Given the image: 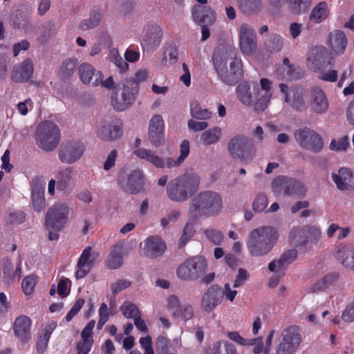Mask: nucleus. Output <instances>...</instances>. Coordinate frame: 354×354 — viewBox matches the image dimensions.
<instances>
[{
	"label": "nucleus",
	"mask_w": 354,
	"mask_h": 354,
	"mask_svg": "<svg viewBox=\"0 0 354 354\" xmlns=\"http://www.w3.org/2000/svg\"><path fill=\"white\" fill-rule=\"evenodd\" d=\"M304 97V93L301 91H295L290 97V102H288L290 106L296 111L305 110L306 105Z\"/></svg>",
	"instance_id": "44"
},
{
	"label": "nucleus",
	"mask_w": 354,
	"mask_h": 354,
	"mask_svg": "<svg viewBox=\"0 0 354 354\" xmlns=\"http://www.w3.org/2000/svg\"><path fill=\"white\" fill-rule=\"evenodd\" d=\"M194 20L197 23H204L205 17H209L210 20L214 19V12L209 9L201 6H195L192 10Z\"/></svg>",
	"instance_id": "38"
},
{
	"label": "nucleus",
	"mask_w": 354,
	"mask_h": 354,
	"mask_svg": "<svg viewBox=\"0 0 354 354\" xmlns=\"http://www.w3.org/2000/svg\"><path fill=\"white\" fill-rule=\"evenodd\" d=\"M123 263L122 246L115 245L109 254L106 261V266L110 269H117Z\"/></svg>",
	"instance_id": "37"
},
{
	"label": "nucleus",
	"mask_w": 354,
	"mask_h": 354,
	"mask_svg": "<svg viewBox=\"0 0 354 354\" xmlns=\"http://www.w3.org/2000/svg\"><path fill=\"white\" fill-rule=\"evenodd\" d=\"M145 174L142 169L122 168L118 173V183L127 193L137 194L145 185Z\"/></svg>",
	"instance_id": "6"
},
{
	"label": "nucleus",
	"mask_w": 354,
	"mask_h": 354,
	"mask_svg": "<svg viewBox=\"0 0 354 354\" xmlns=\"http://www.w3.org/2000/svg\"><path fill=\"white\" fill-rule=\"evenodd\" d=\"M295 138L302 148L313 151H317L323 147L322 139L313 130H297L295 133Z\"/></svg>",
	"instance_id": "16"
},
{
	"label": "nucleus",
	"mask_w": 354,
	"mask_h": 354,
	"mask_svg": "<svg viewBox=\"0 0 354 354\" xmlns=\"http://www.w3.org/2000/svg\"><path fill=\"white\" fill-rule=\"evenodd\" d=\"M330 14L328 6L326 2H319L312 9L309 15V21L313 24H319L328 18Z\"/></svg>",
	"instance_id": "32"
},
{
	"label": "nucleus",
	"mask_w": 354,
	"mask_h": 354,
	"mask_svg": "<svg viewBox=\"0 0 354 354\" xmlns=\"http://www.w3.org/2000/svg\"><path fill=\"white\" fill-rule=\"evenodd\" d=\"M227 337L232 341L241 346H248L250 339H245L236 331H231L227 333Z\"/></svg>",
	"instance_id": "63"
},
{
	"label": "nucleus",
	"mask_w": 354,
	"mask_h": 354,
	"mask_svg": "<svg viewBox=\"0 0 354 354\" xmlns=\"http://www.w3.org/2000/svg\"><path fill=\"white\" fill-rule=\"evenodd\" d=\"M165 249V243L158 237L151 236L145 241V254L149 258H156L162 255Z\"/></svg>",
	"instance_id": "27"
},
{
	"label": "nucleus",
	"mask_w": 354,
	"mask_h": 354,
	"mask_svg": "<svg viewBox=\"0 0 354 354\" xmlns=\"http://www.w3.org/2000/svg\"><path fill=\"white\" fill-rule=\"evenodd\" d=\"M158 354H176L177 351L171 342L165 337L160 335L156 339Z\"/></svg>",
	"instance_id": "39"
},
{
	"label": "nucleus",
	"mask_w": 354,
	"mask_h": 354,
	"mask_svg": "<svg viewBox=\"0 0 354 354\" xmlns=\"http://www.w3.org/2000/svg\"><path fill=\"white\" fill-rule=\"evenodd\" d=\"M351 250L346 245H340L336 252V258L343 265L348 257H350Z\"/></svg>",
	"instance_id": "61"
},
{
	"label": "nucleus",
	"mask_w": 354,
	"mask_h": 354,
	"mask_svg": "<svg viewBox=\"0 0 354 354\" xmlns=\"http://www.w3.org/2000/svg\"><path fill=\"white\" fill-rule=\"evenodd\" d=\"M349 147L350 141L347 135L332 139L329 144V149L336 152L346 151Z\"/></svg>",
	"instance_id": "40"
},
{
	"label": "nucleus",
	"mask_w": 354,
	"mask_h": 354,
	"mask_svg": "<svg viewBox=\"0 0 354 354\" xmlns=\"http://www.w3.org/2000/svg\"><path fill=\"white\" fill-rule=\"evenodd\" d=\"M187 127L189 129L194 131H201L205 130L208 127V123L205 121H197L191 119L188 121Z\"/></svg>",
	"instance_id": "60"
},
{
	"label": "nucleus",
	"mask_w": 354,
	"mask_h": 354,
	"mask_svg": "<svg viewBox=\"0 0 354 354\" xmlns=\"http://www.w3.org/2000/svg\"><path fill=\"white\" fill-rule=\"evenodd\" d=\"M301 339L299 326L292 325L286 328L279 337L276 354H293L299 348Z\"/></svg>",
	"instance_id": "7"
},
{
	"label": "nucleus",
	"mask_w": 354,
	"mask_h": 354,
	"mask_svg": "<svg viewBox=\"0 0 354 354\" xmlns=\"http://www.w3.org/2000/svg\"><path fill=\"white\" fill-rule=\"evenodd\" d=\"M223 136V130L219 127L205 130L200 136V142L204 146H209L219 142Z\"/></svg>",
	"instance_id": "33"
},
{
	"label": "nucleus",
	"mask_w": 354,
	"mask_h": 354,
	"mask_svg": "<svg viewBox=\"0 0 354 354\" xmlns=\"http://www.w3.org/2000/svg\"><path fill=\"white\" fill-rule=\"evenodd\" d=\"M237 95L243 104H253L256 111L262 112L272 97V83L266 78L261 79L260 86L254 84L252 88L248 83H242L238 86Z\"/></svg>",
	"instance_id": "1"
},
{
	"label": "nucleus",
	"mask_w": 354,
	"mask_h": 354,
	"mask_svg": "<svg viewBox=\"0 0 354 354\" xmlns=\"http://www.w3.org/2000/svg\"><path fill=\"white\" fill-rule=\"evenodd\" d=\"M297 257V251L294 249L288 250L281 254L277 261V272L283 271L288 265L293 262Z\"/></svg>",
	"instance_id": "41"
},
{
	"label": "nucleus",
	"mask_w": 354,
	"mask_h": 354,
	"mask_svg": "<svg viewBox=\"0 0 354 354\" xmlns=\"http://www.w3.org/2000/svg\"><path fill=\"white\" fill-rule=\"evenodd\" d=\"M77 66L76 59H68L65 61L61 67V72L64 76H70L75 70Z\"/></svg>",
	"instance_id": "55"
},
{
	"label": "nucleus",
	"mask_w": 354,
	"mask_h": 354,
	"mask_svg": "<svg viewBox=\"0 0 354 354\" xmlns=\"http://www.w3.org/2000/svg\"><path fill=\"white\" fill-rule=\"evenodd\" d=\"M69 207L65 203H57L48 210L45 218V225L48 230L61 231L67 223Z\"/></svg>",
	"instance_id": "11"
},
{
	"label": "nucleus",
	"mask_w": 354,
	"mask_h": 354,
	"mask_svg": "<svg viewBox=\"0 0 354 354\" xmlns=\"http://www.w3.org/2000/svg\"><path fill=\"white\" fill-rule=\"evenodd\" d=\"M35 138L39 148L46 151H50L58 145L60 132L57 126L53 122L43 121L37 127Z\"/></svg>",
	"instance_id": "5"
},
{
	"label": "nucleus",
	"mask_w": 354,
	"mask_h": 354,
	"mask_svg": "<svg viewBox=\"0 0 354 354\" xmlns=\"http://www.w3.org/2000/svg\"><path fill=\"white\" fill-rule=\"evenodd\" d=\"M342 319L348 323L354 322V301L346 306L342 313Z\"/></svg>",
	"instance_id": "64"
},
{
	"label": "nucleus",
	"mask_w": 354,
	"mask_h": 354,
	"mask_svg": "<svg viewBox=\"0 0 354 354\" xmlns=\"http://www.w3.org/2000/svg\"><path fill=\"white\" fill-rule=\"evenodd\" d=\"M205 234L214 245H220L223 239L222 232L214 229L206 230Z\"/></svg>",
	"instance_id": "53"
},
{
	"label": "nucleus",
	"mask_w": 354,
	"mask_h": 354,
	"mask_svg": "<svg viewBox=\"0 0 354 354\" xmlns=\"http://www.w3.org/2000/svg\"><path fill=\"white\" fill-rule=\"evenodd\" d=\"M278 237V232L273 227L262 226L254 229L247 241L249 253L254 257L266 255L272 250Z\"/></svg>",
	"instance_id": "2"
},
{
	"label": "nucleus",
	"mask_w": 354,
	"mask_h": 354,
	"mask_svg": "<svg viewBox=\"0 0 354 354\" xmlns=\"http://www.w3.org/2000/svg\"><path fill=\"white\" fill-rule=\"evenodd\" d=\"M273 185L274 187L282 186L285 187L284 190L288 192H297L302 193L304 191L303 185L294 180L289 179L285 176H279L275 178Z\"/></svg>",
	"instance_id": "34"
},
{
	"label": "nucleus",
	"mask_w": 354,
	"mask_h": 354,
	"mask_svg": "<svg viewBox=\"0 0 354 354\" xmlns=\"http://www.w3.org/2000/svg\"><path fill=\"white\" fill-rule=\"evenodd\" d=\"M308 104L311 109L317 113H324L328 109V102L325 93L319 88L311 90L308 95Z\"/></svg>",
	"instance_id": "24"
},
{
	"label": "nucleus",
	"mask_w": 354,
	"mask_h": 354,
	"mask_svg": "<svg viewBox=\"0 0 354 354\" xmlns=\"http://www.w3.org/2000/svg\"><path fill=\"white\" fill-rule=\"evenodd\" d=\"M79 76L81 82L84 84H91L97 86L103 77L102 72L96 71L95 68L88 63H82L78 68Z\"/></svg>",
	"instance_id": "23"
},
{
	"label": "nucleus",
	"mask_w": 354,
	"mask_h": 354,
	"mask_svg": "<svg viewBox=\"0 0 354 354\" xmlns=\"http://www.w3.org/2000/svg\"><path fill=\"white\" fill-rule=\"evenodd\" d=\"M330 59L328 51L324 47L317 46L311 48L309 51L307 65L315 72L321 71L322 68L326 67V64H331Z\"/></svg>",
	"instance_id": "17"
},
{
	"label": "nucleus",
	"mask_w": 354,
	"mask_h": 354,
	"mask_svg": "<svg viewBox=\"0 0 354 354\" xmlns=\"http://www.w3.org/2000/svg\"><path fill=\"white\" fill-rule=\"evenodd\" d=\"M174 317H181L184 321L189 320L194 315V309L191 305H184L181 308L173 312Z\"/></svg>",
	"instance_id": "50"
},
{
	"label": "nucleus",
	"mask_w": 354,
	"mask_h": 354,
	"mask_svg": "<svg viewBox=\"0 0 354 354\" xmlns=\"http://www.w3.org/2000/svg\"><path fill=\"white\" fill-rule=\"evenodd\" d=\"M118 157V151L115 149L110 151L107 155L106 160L103 165V169L105 171L110 170L115 165V161Z\"/></svg>",
	"instance_id": "58"
},
{
	"label": "nucleus",
	"mask_w": 354,
	"mask_h": 354,
	"mask_svg": "<svg viewBox=\"0 0 354 354\" xmlns=\"http://www.w3.org/2000/svg\"><path fill=\"white\" fill-rule=\"evenodd\" d=\"M319 73V79L326 81L334 82L337 80L338 73L335 70H329L328 71H324L323 68L321 69V71H317Z\"/></svg>",
	"instance_id": "56"
},
{
	"label": "nucleus",
	"mask_w": 354,
	"mask_h": 354,
	"mask_svg": "<svg viewBox=\"0 0 354 354\" xmlns=\"http://www.w3.org/2000/svg\"><path fill=\"white\" fill-rule=\"evenodd\" d=\"M56 327L57 322L51 321L48 322L45 326L44 328L41 330L37 337L36 344V349L37 353H44L46 351L51 333L56 328Z\"/></svg>",
	"instance_id": "31"
},
{
	"label": "nucleus",
	"mask_w": 354,
	"mask_h": 354,
	"mask_svg": "<svg viewBox=\"0 0 354 354\" xmlns=\"http://www.w3.org/2000/svg\"><path fill=\"white\" fill-rule=\"evenodd\" d=\"M85 150L84 145L77 140L64 142L59 149V160L66 164H73L83 156Z\"/></svg>",
	"instance_id": "13"
},
{
	"label": "nucleus",
	"mask_w": 354,
	"mask_h": 354,
	"mask_svg": "<svg viewBox=\"0 0 354 354\" xmlns=\"http://www.w3.org/2000/svg\"><path fill=\"white\" fill-rule=\"evenodd\" d=\"M205 258L196 256L187 259L177 269V276L185 281H193L203 274L206 268Z\"/></svg>",
	"instance_id": "8"
},
{
	"label": "nucleus",
	"mask_w": 354,
	"mask_h": 354,
	"mask_svg": "<svg viewBox=\"0 0 354 354\" xmlns=\"http://www.w3.org/2000/svg\"><path fill=\"white\" fill-rule=\"evenodd\" d=\"M92 345V339H83L82 342H79L77 345V354H88L91 349Z\"/></svg>",
	"instance_id": "62"
},
{
	"label": "nucleus",
	"mask_w": 354,
	"mask_h": 354,
	"mask_svg": "<svg viewBox=\"0 0 354 354\" xmlns=\"http://www.w3.org/2000/svg\"><path fill=\"white\" fill-rule=\"evenodd\" d=\"M191 115L197 120H208L211 118L212 113L207 109H202L197 102H192L190 105Z\"/></svg>",
	"instance_id": "42"
},
{
	"label": "nucleus",
	"mask_w": 354,
	"mask_h": 354,
	"mask_svg": "<svg viewBox=\"0 0 354 354\" xmlns=\"http://www.w3.org/2000/svg\"><path fill=\"white\" fill-rule=\"evenodd\" d=\"M135 156L151 163L157 168H173L178 167L189 153V142L183 140L180 145V156L177 159L171 157L162 158L155 151L145 148H138L133 152Z\"/></svg>",
	"instance_id": "4"
},
{
	"label": "nucleus",
	"mask_w": 354,
	"mask_h": 354,
	"mask_svg": "<svg viewBox=\"0 0 354 354\" xmlns=\"http://www.w3.org/2000/svg\"><path fill=\"white\" fill-rule=\"evenodd\" d=\"M109 57L111 61L119 68L120 71L124 72L129 68V64L122 59V57L119 55L118 50H111L109 53Z\"/></svg>",
	"instance_id": "48"
},
{
	"label": "nucleus",
	"mask_w": 354,
	"mask_h": 354,
	"mask_svg": "<svg viewBox=\"0 0 354 354\" xmlns=\"http://www.w3.org/2000/svg\"><path fill=\"white\" fill-rule=\"evenodd\" d=\"M338 274L336 272L326 274L323 278L320 279L310 287V291L317 292L323 291L333 285L338 279Z\"/></svg>",
	"instance_id": "36"
},
{
	"label": "nucleus",
	"mask_w": 354,
	"mask_h": 354,
	"mask_svg": "<svg viewBox=\"0 0 354 354\" xmlns=\"http://www.w3.org/2000/svg\"><path fill=\"white\" fill-rule=\"evenodd\" d=\"M239 41L241 51L245 55H252L257 50V37L249 24H243L240 26Z\"/></svg>",
	"instance_id": "14"
},
{
	"label": "nucleus",
	"mask_w": 354,
	"mask_h": 354,
	"mask_svg": "<svg viewBox=\"0 0 354 354\" xmlns=\"http://www.w3.org/2000/svg\"><path fill=\"white\" fill-rule=\"evenodd\" d=\"M122 134L120 126L109 122L100 124L97 129V136L102 140L111 141L119 138Z\"/></svg>",
	"instance_id": "29"
},
{
	"label": "nucleus",
	"mask_w": 354,
	"mask_h": 354,
	"mask_svg": "<svg viewBox=\"0 0 354 354\" xmlns=\"http://www.w3.org/2000/svg\"><path fill=\"white\" fill-rule=\"evenodd\" d=\"M34 73V65L31 59H26L22 62L15 65L12 69L10 77L15 83L28 81Z\"/></svg>",
	"instance_id": "22"
},
{
	"label": "nucleus",
	"mask_w": 354,
	"mask_h": 354,
	"mask_svg": "<svg viewBox=\"0 0 354 354\" xmlns=\"http://www.w3.org/2000/svg\"><path fill=\"white\" fill-rule=\"evenodd\" d=\"M37 279L34 275H28L26 277L21 283V288L24 294L29 295H31L36 286Z\"/></svg>",
	"instance_id": "49"
},
{
	"label": "nucleus",
	"mask_w": 354,
	"mask_h": 354,
	"mask_svg": "<svg viewBox=\"0 0 354 354\" xmlns=\"http://www.w3.org/2000/svg\"><path fill=\"white\" fill-rule=\"evenodd\" d=\"M101 78L99 86L107 89H113L111 93V103L112 106L118 111H122L129 108L134 102L137 91L132 87L133 82L125 81L121 84L114 87L115 82L112 76H109L104 81Z\"/></svg>",
	"instance_id": "3"
},
{
	"label": "nucleus",
	"mask_w": 354,
	"mask_h": 354,
	"mask_svg": "<svg viewBox=\"0 0 354 354\" xmlns=\"http://www.w3.org/2000/svg\"><path fill=\"white\" fill-rule=\"evenodd\" d=\"M189 180L190 178L186 176L174 179L169 183L168 187L171 191H174L175 189L178 190L180 185L185 184L186 189H189L190 192H195L198 184V180L196 178L195 185L189 189Z\"/></svg>",
	"instance_id": "45"
},
{
	"label": "nucleus",
	"mask_w": 354,
	"mask_h": 354,
	"mask_svg": "<svg viewBox=\"0 0 354 354\" xmlns=\"http://www.w3.org/2000/svg\"><path fill=\"white\" fill-rule=\"evenodd\" d=\"M131 285V283L127 280H118L117 282L111 285L112 293L115 295L121 291L128 288Z\"/></svg>",
	"instance_id": "59"
},
{
	"label": "nucleus",
	"mask_w": 354,
	"mask_h": 354,
	"mask_svg": "<svg viewBox=\"0 0 354 354\" xmlns=\"http://www.w3.org/2000/svg\"><path fill=\"white\" fill-rule=\"evenodd\" d=\"M331 178L337 188L354 193V173L347 167H341L331 174Z\"/></svg>",
	"instance_id": "19"
},
{
	"label": "nucleus",
	"mask_w": 354,
	"mask_h": 354,
	"mask_svg": "<svg viewBox=\"0 0 354 354\" xmlns=\"http://www.w3.org/2000/svg\"><path fill=\"white\" fill-rule=\"evenodd\" d=\"M32 322L26 315H21L16 318L13 329L15 334L22 342L28 341L30 338V328Z\"/></svg>",
	"instance_id": "26"
},
{
	"label": "nucleus",
	"mask_w": 354,
	"mask_h": 354,
	"mask_svg": "<svg viewBox=\"0 0 354 354\" xmlns=\"http://www.w3.org/2000/svg\"><path fill=\"white\" fill-rule=\"evenodd\" d=\"M163 32L160 25L156 21L146 23L139 35L141 46L147 50L158 48L162 40Z\"/></svg>",
	"instance_id": "10"
},
{
	"label": "nucleus",
	"mask_w": 354,
	"mask_h": 354,
	"mask_svg": "<svg viewBox=\"0 0 354 354\" xmlns=\"http://www.w3.org/2000/svg\"><path fill=\"white\" fill-rule=\"evenodd\" d=\"M213 354H238L234 344L226 342L221 346L220 342H216L213 346Z\"/></svg>",
	"instance_id": "47"
},
{
	"label": "nucleus",
	"mask_w": 354,
	"mask_h": 354,
	"mask_svg": "<svg viewBox=\"0 0 354 354\" xmlns=\"http://www.w3.org/2000/svg\"><path fill=\"white\" fill-rule=\"evenodd\" d=\"M84 299L82 298H79L76 300L71 310L68 312L67 315L65 317V319L66 322H70L72 319L80 312L83 305L84 304Z\"/></svg>",
	"instance_id": "54"
},
{
	"label": "nucleus",
	"mask_w": 354,
	"mask_h": 354,
	"mask_svg": "<svg viewBox=\"0 0 354 354\" xmlns=\"http://www.w3.org/2000/svg\"><path fill=\"white\" fill-rule=\"evenodd\" d=\"M237 3L239 9L247 15L257 14L263 7L262 0H237Z\"/></svg>",
	"instance_id": "35"
},
{
	"label": "nucleus",
	"mask_w": 354,
	"mask_h": 354,
	"mask_svg": "<svg viewBox=\"0 0 354 354\" xmlns=\"http://www.w3.org/2000/svg\"><path fill=\"white\" fill-rule=\"evenodd\" d=\"M121 310L124 317L128 319L135 318L140 315L138 307L134 304L127 303V304H123L121 306Z\"/></svg>",
	"instance_id": "52"
},
{
	"label": "nucleus",
	"mask_w": 354,
	"mask_h": 354,
	"mask_svg": "<svg viewBox=\"0 0 354 354\" xmlns=\"http://www.w3.org/2000/svg\"><path fill=\"white\" fill-rule=\"evenodd\" d=\"M26 215L22 211H14L8 212L5 215L3 221L6 225H19L24 222Z\"/></svg>",
	"instance_id": "43"
},
{
	"label": "nucleus",
	"mask_w": 354,
	"mask_h": 354,
	"mask_svg": "<svg viewBox=\"0 0 354 354\" xmlns=\"http://www.w3.org/2000/svg\"><path fill=\"white\" fill-rule=\"evenodd\" d=\"M322 236L319 227L313 225H305L303 227H298L292 230L290 233V239L295 245H303L309 241L317 243Z\"/></svg>",
	"instance_id": "15"
},
{
	"label": "nucleus",
	"mask_w": 354,
	"mask_h": 354,
	"mask_svg": "<svg viewBox=\"0 0 354 354\" xmlns=\"http://www.w3.org/2000/svg\"><path fill=\"white\" fill-rule=\"evenodd\" d=\"M232 57H236L235 52L230 48H218L214 53L213 63L218 74L227 76L225 65L228 64Z\"/></svg>",
	"instance_id": "21"
},
{
	"label": "nucleus",
	"mask_w": 354,
	"mask_h": 354,
	"mask_svg": "<svg viewBox=\"0 0 354 354\" xmlns=\"http://www.w3.org/2000/svg\"><path fill=\"white\" fill-rule=\"evenodd\" d=\"M222 207V201H194L189 207V216L196 220L200 216H214L221 212Z\"/></svg>",
	"instance_id": "12"
},
{
	"label": "nucleus",
	"mask_w": 354,
	"mask_h": 354,
	"mask_svg": "<svg viewBox=\"0 0 354 354\" xmlns=\"http://www.w3.org/2000/svg\"><path fill=\"white\" fill-rule=\"evenodd\" d=\"M328 44L336 55L342 54L347 45L345 34L341 30H334L328 36Z\"/></svg>",
	"instance_id": "28"
},
{
	"label": "nucleus",
	"mask_w": 354,
	"mask_h": 354,
	"mask_svg": "<svg viewBox=\"0 0 354 354\" xmlns=\"http://www.w3.org/2000/svg\"><path fill=\"white\" fill-rule=\"evenodd\" d=\"M241 61L236 57H232L231 62L225 65L227 76L223 74H218L223 81L232 84L241 75Z\"/></svg>",
	"instance_id": "30"
},
{
	"label": "nucleus",
	"mask_w": 354,
	"mask_h": 354,
	"mask_svg": "<svg viewBox=\"0 0 354 354\" xmlns=\"http://www.w3.org/2000/svg\"><path fill=\"white\" fill-rule=\"evenodd\" d=\"M91 247L85 248L78 259L75 271V277L77 279L85 277L91 270L93 264V260L91 259Z\"/></svg>",
	"instance_id": "25"
},
{
	"label": "nucleus",
	"mask_w": 354,
	"mask_h": 354,
	"mask_svg": "<svg viewBox=\"0 0 354 354\" xmlns=\"http://www.w3.org/2000/svg\"><path fill=\"white\" fill-rule=\"evenodd\" d=\"M227 149L233 158L244 162L251 160L255 155L254 147L250 144L248 138L242 135L232 138L227 144Z\"/></svg>",
	"instance_id": "9"
},
{
	"label": "nucleus",
	"mask_w": 354,
	"mask_h": 354,
	"mask_svg": "<svg viewBox=\"0 0 354 354\" xmlns=\"http://www.w3.org/2000/svg\"><path fill=\"white\" fill-rule=\"evenodd\" d=\"M223 299V288L217 284L212 285L202 297L201 306L206 312H211L222 302Z\"/></svg>",
	"instance_id": "18"
},
{
	"label": "nucleus",
	"mask_w": 354,
	"mask_h": 354,
	"mask_svg": "<svg viewBox=\"0 0 354 354\" xmlns=\"http://www.w3.org/2000/svg\"><path fill=\"white\" fill-rule=\"evenodd\" d=\"M165 60L170 65L175 64L178 61V50L175 47H168L165 50Z\"/></svg>",
	"instance_id": "57"
},
{
	"label": "nucleus",
	"mask_w": 354,
	"mask_h": 354,
	"mask_svg": "<svg viewBox=\"0 0 354 354\" xmlns=\"http://www.w3.org/2000/svg\"><path fill=\"white\" fill-rule=\"evenodd\" d=\"M3 264V272L4 277L8 280H12L15 279L14 266L11 259L9 257H4L1 260Z\"/></svg>",
	"instance_id": "51"
},
{
	"label": "nucleus",
	"mask_w": 354,
	"mask_h": 354,
	"mask_svg": "<svg viewBox=\"0 0 354 354\" xmlns=\"http://www.w3.org/2000/svg\"><path fill=\"white\" fill-rule=\"evenodd\" d=\"M101 14L99 12H94L91 14L89 18L84 19L80 23V27L83 30L92 29L98 26L101 21Z\"/></svg>",
	"instance_id": "46"
},
{
	"label": "nucleus",
	"mask_w": 354,
	"mask_h": 354,
	"mask_svg": "<svg viewBox=\"0 0 354 354\" xmlns=\"http://www.w3.org/2000/svg\"><path fill=\"white\" fill-rule=\"evenodd\" d=\"M165 123L160 115L152 116L149 124V139L155 147L160 146L165 138Z\"/></svg>",
	"instance_id": "20"
}]
</instances>
